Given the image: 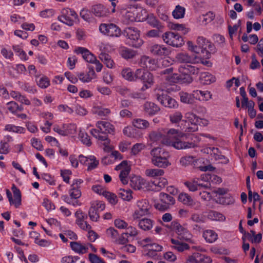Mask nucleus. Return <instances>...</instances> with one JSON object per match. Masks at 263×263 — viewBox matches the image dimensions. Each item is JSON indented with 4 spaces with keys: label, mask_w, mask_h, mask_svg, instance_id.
Returning a JSON list of instances; mask_svg holds the SVG:
<instances>
[{
    "label": "nucleus",
    "mask_w": 263,
    "mask_h": 263,
    "mask_svg": "<svg viewBox=\"0 0 263 263\" xmlns=\"http://www.w3.org/2000/svg\"><path fill=\"white\" fill-rule=\"evenodd\" d=\"M185 14V8L178 5L172 12V15L175 18L179 19L183 18Z\"/></svg>",
    "instance_id": "51"
},
{
    "label": "nucleus",
    "mask_w": 263,
    "mask_h": 263,
    "mask_svg": "<svg viewBox=\"0 0 263 263\" xmlns=\"http://www.w3.org/2000/svg\"><path fill=\"white\" fill-rule=\"evenodd\" d=\"M120 53L125 59H130L135 58L137 54V51L127 47H123L120 49Z\"/></svg>",
    "instance_id": "35"
},
{
    "label": "nucleus",
    "mask_w": 263,
    "mask_h": 263,
    "mask_svg": "<svg viewBox=\"0 0 263 263\" xmlns=\"http://www.w3.org/2000/svg\"><path fill=\"white\" fill-rule=\"evenodd\" d=\"M179 71L182 73H189V74H197L199 72V69L191 64H187L184 66H181L179 68Z\"/></svg>",
    "instance_id": "36"
},
{
    "label": "nucleus",
    "mask_w": 263,
    "mask_h": 263,
    "mask_svg": "<svg viewBox=\"0 0 263 263\" xmlns=\"http://www.w3.org/2000/svg\"><path fill=\"white\" fill-rule=\"evenodd\" d=\"M179 95L180 98L181 102L184 103L193 104L195 102V96H194L193 92L192 93H189L187 92L181 91L179 93Z\"/></svg>",
    "instance_id": "34"
},
{
    "label": "nucleus",
    "mask_w": 263,
    "mask_h": 263,
    "mask_svg": "<svg viewBox=\"0 0 263 263\" xmlns=\"http://www.w3.org/2000/svg\"><path fill=\"white\" fill-rule=\"evenodd\" d=\"M176 60L179 63L195 64L201 62V58L197 55H190L186 52H180L176 54Z\"/></svg>",
    "instance_id": "15"
},
{
    "label": "nucleus",
    "mask_w": 263,
    "mask_h": 263,
    "mask_svg": "<svg viewBox=\"0 0 263 263\" xmlns=\"http://www.w3.org/2000/svg\"><path fill=\"white\" fill-rule=\"evenodd\" d=\"M167 183V180L165 178L160 177L155 179L153 181L150 182V187L153 190L150 191H158L164 187Z\"/></svg>",
    "instance_id": "29"
},
{
    "label": "nucleus",
    "mask_w": 263,
    "mask_h": 263,
    "mask_svg": "<svg viewBox=\"0 0 263 263\" xmlns=\"http://www.w3.org/2000/svg\"><path fill=\"white\" fill-rule=\"evenodd\" d=\"M199 80L201 84L209 85L215 81V78L209 72H202L200 74Z\"/></svg>",
    "instance_id": "39"
},
{
    "label": "nucleus",
    "mask_w": 263,
    "mask_h": 263,
    "mask_svg": "<svg viewBox=\"0 0 263 263\" xmlns=\"http://www.w3.org/2000/svg\"><path fill=\"white\" fill-rule=\"evenodd\" d=\"M207 216L209 219L213 221L222 222L226 220V217L223 214L214 211H210Z\"/></svg>",
    "instance_id": "40"
},
{
    "label": "nucleus",
    "mask_w": 263,
    "mask_h": 263,
    "mask_svg": "<svg viewBox=\"0 0 263 263\" xmlns=\"http://www.w3.org/2000/svg\"><path fill=\"white\" fill-rule=\"evenodd\" d=\"M118 194L120 197L124 201H129L133 199V192L130 189H120Z\"/></svg>",
    "instance_id": "41"
},
{
    "label": "nucleus",
    "mask_w": 263,
    "mask_h": 263,
    "mask_svg": "<svg viewBox=\"0 0 263 263\" xmlns=\"http://www.w3.org/2000/svg\"><path fill=\"white\" fill-rule=\"evenodd\" d=\"M202 236L205 241L212 243L215 242L218 239V234L213 230L208 229L203 231Z\"/></svg>",
    "instance_id": "33"
},
{
    "label": "nucleus",
    "mask_w": 263,
    "mask_h": 263,
    "mask_svg": "<svg viewBox=\"0 0 263 263\" xmlns=\"http://www.w3.org/2000/svg\"><path fill=\"white\" fill-rule=\"evenodd\" d=\"M68 125L63 124L62 128H61L59 125H54L53 127V130L59 135L65 136L69 134V132L66 129V127Z\"/></svg>",
    "instance_id": "58"
},
{
    "label": "nucleus",
    "mask_w": 263,
    "mask_h": 263,
    "mask_svg": "<svg viewBox=\"0 0 263 263\" xmlns=\"http://www.w3.org/2000/svg\"><path fill=\"white\" fill-rule=\"evenodd\" d=\"M123 35L127 39V43L135 48H139L143 44V41L140 37V31L135 27L126 28L123 31Z\"/></svg>",
    "instance_id": "5"
},
{
    "label": "nucleus",
    "mask_w": 263,
    "mask_h": 263,
    "mask_svg": "<svg viewBox=\"0 0 263 263\" xmlns=\"http://www.w3.org/2000/svg\"><path fill=\"white\" fill-rule=\"evenodd\" d=\"M185 117L191 125H198L200 124V121H201V119L191 112L186 113Z\"/></svg>",
    "instance_id": "46"
},
{
    "label": "nucleus",
    "mask_w": 263,
    "mask_h": 263,
    "mask_svg": "<svg viewBox=\"0 0 263 263\" xmlns=\"http://www.w3.org/2000/svg\"><path fill=\"white\" fill-rule=\"evenodd\" d=\"M80 161L81 163L87 165L88 170L95 168L99 164L98 161L96 160L94 156H89L88 157L80 156Z\"/></svg>",
    "instance_id": "25"
},
{
    "label": "nucleus",
    "mask_w": 263,
    "mask_h": 263,
    "mask_svg": "<svg viewBox=\"0 0 263 263\" xmlns=\"http://www.w3.org/2000/svg\"><path fill=\"white\" fill-rule=\"evenodd\" d=\"M181 240L180 238H172L171 239V248L179 252L189 250L190 249L189 245Z\"/></svg>",
    "instance_id": "21"
},
{
    "label": "nucleus",
    "mask_w": 263,
    "mask_h": 263,
    "mask_svg": "<svg viewBox=\"0 0 263 263\" xmlns=\"http://www.w3.org/2000/svg\"><path fill=\"white\" fill-rule=\"evenodd\" d=\"M88 215L90 219L95 222L99 220L100 216L98 211L90 205V208L88 211Z\"/></svg>",
    "instance_id": "56"
},
{
    "label": "nucleus",
    "mask_w": 263,
    "mask_h": 263,
    "mask_svg": "<svg viewBox=\"0 0 263 263\" xmlns=\"http://www.w3.org/2000/svg\"><path fill=\"white\" fill-rule=\"evenodd\" d=\"M162 37L166 44L174 47H179L184 44L182 37L176 32H166Z\"/></svg>",
    "instance_id": "8"
},
{
    "label": "nucleus",
    "mask_w": 263,
    "mask_h": 263,
    "mask_svg": "<svg viewBox=\"0 0 263 263\" xmlns=\"http://www.w3.org/2000/svg\"><path fill=\"white\" fill-rule=\"evenodd\" d=\"M95 72L92 67H89L87 73L81 72L77 76L79 80L84 83H87L91 81L95 77Z\"/></svg>",
    "instance_id": "32"
},
{
    "label": "nucleus",
    "mask_w": 263,
    "mask_h": 263,
    "mask_svg": "<svg viewBox=\"0 0 263 263\" xmlns=\"http://www.w3.org/2000/svg\"><path fill=\"white\" fill-rule=\"evenodd\" d=\"M99 30L104 34L110 36L118 37L121 35V30L114 24H101Z\"/></svg>",
    "instance_id": "14"
},
{
    "label": "nucleus",
    "mask_w": 263,
    "mask_h": 263,
    "mask_svg": "<svg viewBox=\"0 0 263 263\" xmlns=\"http://www.w3.org/2000/svg\"><path fill=\"white\" fill-rule=\"evenodd\" d=\"M103 197L112 205H115L118 203V199L117 195L112 192L107 191Z\"/></svg>",
    "instance_id": "50"
},
{
    "label": "nucleus",
    "mask_w": 263,
    "mask_h": 263,
    "mask_svg": "<svg viewBox=\"0 0 263 263\" xmlns=\"http://www.w3.org/2000/svg\"><path fill=\"white\" fill-rule=\"evenodd\" d=\"M98 129L91 130V135L96 139L103 142V145L104 148H114V146L110 144V141L108 138L107 134H112L114 131L113 126L108 122L98 121L96 124Z\"/></svg>",
    "instance_id": "2"
},
{
    "label": "nucleus",
    "mask_w": 263,
    "mask_h": 263,
    "mask_svg": "<svg viewBox=\"0 0 263 263\" xmlns=\"http://www.w3.org/2000/svg\"><path fill=\"white\" fill-rule=\"evenodd\" d=\"M164 174L163 170L159 168L147 169L145 171V175L148 177L156 178L162 176Z\"/></svg>",
    "instance_id": "44"
},
{
    "label": "nucleus",
    "mask_w": 263,
    "mask_h": 263,
    "mask_svg": "<svg viewBox=\"0 0 263 263\" xmlns=\"http://www.w3.org/2000/svg\"><path fill=\"white\" fill-rule=\"evenodd\" d=\"M107 154L102 160V163L108 165L114 163L117 160H120L123 158L122 155L118 151H113L112 149H107Z\"/></svg>",
    "instance_id": "18"
},
{
    "label": "nucleus",
    "mask_w": 263,
    "mask_h": 263,
    "mask_svg": "<svg viewBox=\"0 0 263 263\" xmlns=\"http://www.w3.org/2000/svg\"><path fill=\"white\" fill-rule=\"evenodd\" d=\"M133 125L134 127L139 129H145L149 127L148 122L141 119H135L133 121Z\"/></svg>",
    "instance_id": "45"
},
{
    "label": "nucleus",
    "mask_w": 263,
    "mask_h": 263,
    "mask_svg": "<svg viewBox=\"0 0 263 263\" xmlns=\"http://www.w3.org/2000/svg\"><path fill=\"white\" fill-rule=\"evenodd\" d=\"M144 112L152 116L157 114L159 110V107L155 103L151 102H146L143 106Z\"/></svg>",
    "instance_id": "30"
},
{
    "label": "nucleus",
    "mask_w": 263,
    "mask_h": 263,
    "mask_svg": "<svg viewBox=\"0 0 263 263\" xmlns=\"http://www.w3.org/2000/svg\"><path fill=\"white\" fill-rule=\"evenodd\" d=\"M149 138L151 141L156 142L161 140L163 138V133L161 129L157 131H152L149 134Z\"/></svg>",
    "instance_id": "48"
},
{
    "label": "nucleus",
    "mask_w": 263,
    "mask_h": 263,
    "mask_svg": "<svg viewBox=\"0 0 263 263\" xmlns=\"http://www.w3.org/2000/svg\"><path fill=\"white\" fill-rule=\"evenodd\" d=\"M202 52L204 53L205 52L206 55L204 56L206 58L209 59L211 55V54L214 53L216 52V48L214 44H212L208 40L206 43H205L204 46L201 48Z\"/></svg>",
    "instance_id": "38"
},
{
    "label": "nucleus",
    "mask_w": 263,
    "mask_h": 263,
    "mask_svg": "<svg viewBox=\"0 0 263 263\" xmlns=\"http://www.w3.org/2000/svg\"><path fill=\"white\" fill-rule=\"evenodd\" d=\"M70 246L72 250L78 254H84L88 251V245L79 242H71Z\"/></svg>",
    "instance_id": "31"
},
{
    "label": "nucleus",
    "mask_w": 263,
    "mask_h": 263,
    "mask_svg": "<svg viewBox=\"0 0 263 263\" xmlns=\"http://www.w3.org/2000/svg\"><path fill=\"white\" fill-rule=\"evenodd\" d=\"M130 184L132 187L135 190H153L150 187V182L138 176H134L130 179Z\"/></svg>",
    "instance_id": "13"
},
{
    "label": "nucleus",
    "mask_w": 263,
    "mask_h": 263,
    "mask_svg": "<svg viewBox=\"0 0 263 263\" xmlns=\"http://www.w3.org/2000/svg\"><path fill=\"white\" fill-rule=\"evenodd\" d=\"M183 116L179 111H176L170 115V120L172 123H178L182 119Z\"/></svg>",
    "instance_id": "62"
},
{
    "label": "nucleus",
    "mask_w": 263,
    "mask_h": 263,
    "mask_svg": "<svg viewBox=\"0 0 263 263\" xmlns=\"http://www.w3.org/2000/svg\"><path fill=\"white\" fill-rule=\"evenodd\" d=\"M153 226V221L148 218H143L139 222V227L144 231L151 230Z\"/></svg>",
    "instance_id": "43"
},
{
    "label": "nucleus",
    "mask_w": 263,
    "mask_h": 263,
    "mask_svg": "<svg viewBox=\"0 0 263 263\" xmlns=\"http://www.w3.org/2000/svg\"><path fill=\"white\" fill-rule=\"evenodd\" d=\"M5 129L8 132H12L16 133H24L25 129L20 126H16L12 124H8L5 126Z\"/></svg>",
    "instance_id": "57"
},
{
    "label": "nucleus",
    "mask_w": 263,
    "mask_h": 263,
    "mask_svg": "<svg viewBox=\"0 0 263 263\" xmlns=\"http://www.w3.org/2000/svg\"><path fill=\"white\" fill-rule=\"evenodd\" d=\"M135 78L140 79L144 84L141 88V90L145 91L146 89L150 88L154 84V77L149 71L142 69H138L135 71Z\"/></svg>",
    "instance_id": "7"
},
{
    "label": "nucleus",
    "mask_w": 263,
    "mask_h": 263,
    "mask_svg": "<svg viewBox=\"0 0 263 263\" xmlns=\"http://www.w3.org/2000/svg\"><path fill=\"white\" fill-rule=\"evenodd\" d=\"M118 10L124 18V21L126 24L135 21H140V18L138 17V9L132 5L128 4V1L117 2Z\"/></svg>",
    "instance_id": "3"
},
{
    "label": "nucleus",
    "mask_w": 263,
    "mask_h": 263,
    "mask_svg": "<svg viewBox=\"0 0 263 263\" xmlns=\"http://www.w3.org/2000/svg\"><path fill=\"white\" fill-rule=\"evenodd\" d=\"M114 224L116 228L120 230H123L127 228L128 223L124 220L120 218H117L114 220Z\"/></svg>",
    "instance_id": "54"
},
{
    "label": "nucleus",
    "mask_w": 263,
    "mask_h": 263,
    "mask_svg": "<svg viewBox=\"0 0 263 263\" xmlns=\"http://www.w3.org/2000/svg\"><path fill=\"white\" fill-rule=\"evenodd\" d=\"M195 99L199 101H208L211 98V95L208 91L194 90Z\"/></svg>",
    "instance_id": "37"
},
{
    "label": "nucleus",
    "mask_w": 263,
    "mask_h": 263,
    "mask_svg": "<svg viewBox=\"0 0 263 263\" xmlns=\"http://www.w3.org/2000/svg\"><path fill=\"white\" fill-rule=\"evenodd\" d=\"M206 149L207 152L204 151V153L210 154V159L212 161H217L222 164H227L229 160L228 158L222 155L219 151L218 149Z\"/></svg>",
    "instance_id": "19"
},
{
    "label": "nucleus",
    "mask_w": 263,
    "mask_h": 263,
    "mask_svg": "<svg viewBox=\"0 0 263 263\" xmlns=\"http://www.w3.org/2000/svg\"><path fill=\"white\" fill-rule=\"evenodd\" d=\"M137 209L133 214V218L134 219H140L143 216L148 215L150 214L151 206L146 199L139 200L137 202Z\"/></svg>",
    "instance_id": "10"
},
{
    "label": "nucleus",
    "mask_w": 263,
    "mask_h": 263,
    "mask_svg": "<svg viewBox=\"0 0 263 263\" xmlns=\"http://www.w3.org/2000/svg\"><path fill=\"white\" fill-rule=\"evenodd\" d=\"M126 231L124 233L127 237H135L138 234V231L137 229L133 226H128L125 229Z\"/></svg>",
    "instance_id": "53"
},
{
    "label": "nucleus",
    "mask_w": 263,
    "mask_h": 263,
    "mask_svg": "<svg viewBox=\"0 0 263 263\" xmlns=\"http://www.w3.org/2000/svg\"><path fill=\"white\" fill-rule=\"evenodd\" d=\"M159 201L154 204L155 208L159 210L165 211L167 210L170 205L174 204L175 199L172 196L167 194L161 193L159 195Z\"/></svg>",
    "instance_id": "11"
},
{
    "label": "nucleus",
    "mask_w": 263,
    "mask_h": 263,
    "mask_svg": "<svg viewBox=\"0 0 263 263\" xmlns=\"http://www.w3.org/2000/svg\"><path fill=\"white\" fill-rule=\"evenodd\" d=\"M149 51L153 55L158 57L167 56L170 53V51L167 47L158 44L152 45Z\"/></svg>",
    "instance_id": "24"
},
{
    "label": "nucleus",
    "mask_w": 263,
    "mask_h": 263,
    "mask_svg": "<svg viewBox=\"0 0 263 263\" xmlns=\"http://www.w3.org/2000/svg\"><path fill=\"white\" fill-rule=\"evenodd\" d=\"M116 171H120L119 177L123 184L128 183V176L130 171V164L127 161H123L120 164L116 166Z\"/></svg>",
    "instance_id": "16"
},
{
    "label": "nucleus",
    "mask_w": 263,
    "mask_h": 263,
    "mask_svg": "<svg viewBox=\"0 0 263 263\" xmlns=\"http://www.w3.org/2000/svg\"><path fill=\"white\" fill-rule=\"evenodd\" d=\"M91 190L95 193L103 196H104L107 191L104 186L99 184L92 185Z\"/></svg>",
    "instance_id": "55"
},
{
    "label": "nucleus",
    "mask_w": 263,
    "mask_h": 263,
    "mask_svg": "<svg viewBox=\"0 0 263 263\" xmlns=\"http://www.w3.org/2000/svg\"><path fill=\"white\" fill-rule=\"evenodd\" d=\"M105 234L106 237L112 240L114 242L115 241L119 235L118 231L113 227H109L106 229Z\"/></svg>",
    "instance_id": "47"
},
{
    "label": "nucleus",
    "mask_w": 263,
    "mask_h": 263,
    "mask_svg": "<svg viewBox=\"0 0 263 263\" xmlns=\"http://www.w3.org/2000/svg\"><path fill=\"white\" fill-rule=\"evenodd\" d=\"M178 201L183 204L189 206H196L195 209H198L200 208V203L195 201L188 194L185 193H181L179 194L178 197Z\"/></svg>",
    "instance_id": "20"
},
{
    "label": "nucleus",
    "mask_w": 263,
    "mask_h": 263,
    "mask_svg": "<svg viewBox=\"0 0 263 263\" xmlns=\"http://www.w3.org/2000/svg\"><path fill=\"white\" fill-rule=\"evenodd\" d=\"M148 23L153 27L156 28H163V26L159 21L154 16H150L147 19Z\"/></svg>",
    "instance_id": "63"
},
{
    "label": "nucleus",
    "mask_w": 263,
    "mask_h": 263,
    "mask_svg": "<svg viewBox=\"0 0 263 263\" xmlns=\"http://www.w3.org/2000/svg\"><path fill=\"white\" fill-rule=\"evenodd\" d=\"M199 179H193L184 182L185 186L191 192H195L200 189V187L208 188L211 186V184L206 183L205 184L198 182Z\"/></svg>",
    "instance_id": "22"
},
{
    "label": "nucleus",
    "mask_w": 263,
    "mask_h": 263,
    "mask_svg": "<svg viewBox=\"0 0 263 263\" xmlns=\"http://www.w3.org/2000/svg\"><path fill=\"white\" fill-rule=\"evenodd\" d=\"M93 111L100 116H105L109 114L110 109L108 108H103L102 107L97 106L93 108Z\"/></svg>",
    "instance_id": "60"
},
{
    "label": "nucleus",
    "mask_w": 263,
    "mask_h": 263,
    "mask_svg": "<svg viewBox=\"0 0 263 263\" xmlns=\"http://www.w3.org/2000/svg\"><path fill=\"white\" fill-rule=\"evenodd\" d=\"M91 12L98 17H106L109 11L105 6L101 4H98L92 6Z\"/></svg>",
    "instance_id": "27"
},
{
    "label": "nucleus",
    "mask_w": 263,
    "mask_h": 263,
    "mask_svg": "<svg viewBox=\"0 0 263 263\" xmlns=\"http://www.w3.org/2000/svg\"><path fill=\"white\" fill-rule=\"evenodd\" d=\"M79 257L77 256H65L63 257L61 259V263H74L78 259Z\"/></svg>",
    "instance_id": "64"
},
{
    "label": "nucleus",
    "mask_w": 263,
    "mask_h": 263,
    "mask_svg": "<svg viewBox=\"0 0 263 263\" xmlns=\"http://www.w3.org/2000/svg\"><path fill=\"white\" fill-rule=\"evenodd\" d=\"M174 230L177 235L179 236L178 238H180L191 243H194V241L192 239V235L190 232L183 226L177 222H173Z\"/></svg>",
    "instance_id": "17"
},
{
    "label": "nucleus",
    "mask_w": 263,
    "mask_h": 263,
    "mask_svg": "<svg viewBox=\"0 0 263 263\" xmlns=\"http://www.w3.org/2000/svg\"><path fill=\"white\" fill-rule=\"evenodd\" d=\"M12 191L13 196L9 190H6V195L11 205L14 206L15 208H19L22 204L21 193L14 185L12 187Z\"/></svg>",
    "instance_id": "12"
},
{
    "label": "nucleus",
    "mask_w": 263,
    "mask_h": 263,
    "mask_svg": "<svg viewBox=\"0 0 263 263\" xmlns=\"http://www.w3.org/2000/svg\"><path fill=\"white\" fill-rule=\"evenodd\" d=\"M194 165L203 172L213 171L215 170L210 161L206 158H201L196 160Z\"/></svg>",
    "instance_id": "23"
},
{
    "label": "nucleus",
    "mask_w": 263,
    "mask_h": 263,
    "mask_svg": "<svg viewBox=\"0 0 263 263\" xmlns=\"http://www.w3.org/2000/svg\"><path fill=\"white\" fill-rule=\"evenodd\" d=\"M163 138L161 143L164 146L174 148H192L194 147L192 143L183 141L181 138L184 134L175 128H162Z\"/></svg>",
    "instance_id": "1"
},
{
    "label": "nucleus",
    "mask_w": 263,
    "mask_h": 263,
    "mask_svg": "<svg viewBox=\"0 0 263 263\" xmlns=\"http://www.w3.org/2000/svg\"><path fill=\"white\" fill-rule=\"evenodd\" d=\"M75 52L78 54H81L83 58L87 62L94 63L96 58L88 50L84 47H78L75 49Z\"/></svg>",
    "instance_id": "28"
},
{
    "label": "nucleus",
    "mask_w": 263,
    "mask_h": 263,
    "mask_svg": "<svg viewBox=\"0 0 263 263\" xmlns=\"http://www.w3.org/2000/svg\"><path fill=\"white\" fill-rule=\"evenodd\" d=\"M140 65L141 67L147 68L151 70H155L157 67L156 60L147 56L141 57Z\"/></svg>",
    "instance_id": "26"
},
{
    "label": "nucleus",
    "mask_w": 263,
    "mask_h": 263,
    "mask_svg": "<svg viewBox=\"0 0 263 263\" xmlns=\"http://www.w3.org/2000/svg\"><path fill=\"white\" fill-rule=\"evenodd\" d=\"M201 254L199 253H194L190 255L187 259L186 263H199Z\"/></svg>",
    "instance_id": "59"
},
{
    "label": "nucleus",
    "mask_w": 263,
    "mask_h": 263,
    "mask_svg": "<svg viewBox=\"0 0 263 263\" xmlns=\"http://www.w3.org/2000/svg\"><path fill=\"white\" fill-rule=\"evenodd\" d=\"M122 77L128 81H135V73L134 74L130 68H125L121 72Z\"/></svg>",
    "instance_id": "52"
},
{
    "label": "nucleus",
    "mask_w": 263,
    "mask_h": 263,
    "mask_svg": "<svg viewBox=\"0 0 263 263\" xmlns=\"http://www.w3.org/2000/svg\"><path fill=\"white\" fill-rule=\"evenodd\" d=\"M235 201V199L232 195L228 194L224 197H219L218 202L223 205H231L234 203Z\"/></svg>",
    "instance_id": "49"
},
{
    "label": "nucleus",
    "mask_w": 263,
    "mask_h": 263,
    "mask_svg": "<svg viewBox=\"0 0 263 263\" xmlns=\"http://www.w3.org/2000/svg\"><path fill=\"white\" fill-rule=\"evenodd\" d=\"M155 91L157 100L164 106L170 108H176L178 107L177 102L164 93V89L160 86H157Z\"/></svg>",
    "instance_id": "6"
},
{
    "label": "nucleus",
    "mask_w": 263,
    "mask_h": 263,
    "mask_svg": "<svg viewBox=\"0 0 263 263\" xmlns=\"http://www.w3.org/2000/svg\"><path fill=\"white\" fill-rule=\"evenodd\" d=\"M151 155L152 162L156 166L165 168L171 165L170 153L165 149H152Z\"/></svg>",
    "instance_id": "4"
},
{
    "label": "nucleus",
    "mask_w": 263,
    "mask_h": 263,
    "mask_svg": "<svg viewBox=\"0 0 263 263\" xmlns=\"http://www.w3.org/2000/svg\"><path fill=\"white\" fill-rule=\"evenodd\" d=\"M69 194L71 199H77L81 196V192L79 187L75 188L71 186Z\"/></svg>",
    "instance_id": "61"
},
{
    "label": "nucleus",
    "mask_w": 263,
    "mask_h": 263,
    "mask_svg": "<svg viewBox=\"0 0 263 263\" xmlns=\"http://www.w3.org/2000/svg\"><path fill=\"white\" fill-rule=\"evenodd\" d=\"M78 18V15L72 9L68 8L61 10V14L58 16V20L69 26L73 25Z\"/></svg>",
    "instance_id": "9"
},
{
    "label": "nucleus",
    "mask_w": 263,
    "mask_h": 263,
    "mask_svg": "<svg viewBox=\"0 0 263 263\" xmlns=\"http://www.w3.org/2000/svg\"><path fill=\"white\" fill-rule=\"evenodd\" d=\"M99 59L107 67L112 68L114 66V62L108 54L102 52L99 55Z\"/></svg>",
    "instance_id": "42"
}]
</instances>
